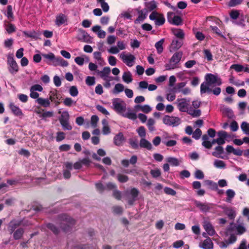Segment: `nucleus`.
I'll return each instance as SVG.
<instances>
[{"label": "nucleus", "instance_id": "1", "mask_svg": "<svg viewBox=\"0 0 249 249\" xmlns=\"http://www.w3.org/2000/svg\"><path fill=\"white\" fill-rule=\"evenodd\" d=\"M205 81L203 82L200 86V93H213L214 95L217 96L221 93L220 88L216 87L220 86L222 84V81L220 78L217 75L212 73H207L205 76Z\"/></svg>", "mask_w": 249, "mask_h": 249}, {"label": "nucleus", "instance_id": "2", "mask_svg": "<svg viewBox=\"0 0 249 249\" xmlns=\"http://www.w3.org/2000/svg\"><path fill=\"white\" fill-rule=\"evenodd\" d=\"M43 57L45 59L44 61L49 65L54 66H61L66 67L68 65V63L61 57H55L52 53H49L47 54H42Z\"/></svg>", "mask_w": 249, "mask_h": 249}, {"label": "nucleus", "instance_id": "3", "mask_svg": "<svg viewBox=\"0 0 249 249\" xmlns=\"http://www.w3.org/2000/svg\"><path fill=\"white\" fill-rule=\"evenodd\" d=\"M58 221L60 228L65 232L69 231L75 224V220L66 214L59 215Z\"/></svg>", "mask_w": 249, "mask_h": 249}, {"label": "nucleus", "instance_id": "4", "mask_svg": "<svg viewBox=\"0 0 249 249\" xmlns=\"http://www.w3.org/2000/svg\"><path fill=\"white\" fill-rule=\"evenodd\" d=\"M182 52L180 51L175 53L171 58L169 63L166 64V70H171L176 68L177 64L179 62L182 58Z\"/></svg>", "mask_w": 249, "mask_h": 249}, {"label": "nucleus", "instance_id": "5", "mask_svg": "<svg viewBox=\"0 0 249 249\" xmlns=\"http://www.w3.org/2000/svg\"><path fill=\"white\" fill-rule=\"evenodd\" d=\"M112 107L118 113H121L125 111L126 103L120 98H114L112 100Z\"/></svg>", "mask_w": 249, "mask_h": 249}, {"label": "nucleus", "instance_id": "6", "mask_svg": "<svg viewBox=\"0 0 249 249\" xmlns=\"http://www.w3.org/2000/svg\"><path fill=\"white\" fill-rule=\"evenodd\" d=\"M234 231H236L237 234L241 235L246 231V229L241 224L236 225L231 222L226 229V233L228 234V232L230 233Z\"/></svg>", "mask_w": 249, "mask_h": 249}, {"label": "nucleus", "instance_id": "7", "mask_svg": "<svg viewBox=\"0 0 249 249\" xmlns=\"http://www.w3.org/2000/svg\"><path fill=\"white\" fill-rule=\"evenodd\" d=\"M149 19L155 21V24L156 26H161L165 22V19L163 14H159L157 11H154L149 16Z\"/></svg>", "mask_w": 249, "mask_h": 249}, {"label": "nucleus", "instance_id": "8", "mask_svg": "<svg viewBox=\"0 0 249 249\" xmlns=\"http://www.w3.org/2000/svg\"><path fill=\"white\" fill-rule=\"evenodd\" d=\"M176 104L178 110L180 112L187 113L190 109V100L186 98L178 99Z\"/></svg>", "mask_w": 249, "mask_h": 249}, {"label": "nucleus", "instance_id": "9", "mask_svg": "<svg viewBox=\"0 0 249 249\" xmlns=\"http://www.w3.org/2000/svg\"><path fill=\"white\" fill-rule=\"evenodd\" d=\"M163 123L169 126H177L180 123V119L178 117L165 116L163 118Z\"/></svg>", "mask_w": 249, "mask_h": 249}, {"label": "nucleus", "instance_id": "10", "mask_svg": "<svg viewBox=\"0 0 249 249\" xmlns=\"http://www.w3.org/2000/svg\"><path fill=\"white\" fill-rule=\"evenodd\" d=\"M168 21L172 24L179 26L182 24V19L180 16L175 15L172 12L167 13V15Z\"/></svg>", "mask_w": 249, "mask_h": 249}, {"label": "nucleus", "instance_id": "11", "mask_svg": "<svg viewBox=\"0 0 249 249\" xmlns=\"http://www.w3.org/2000/svg\"><path fill=\"white\" fill-rule=\"evenodd\" d=\"M7 63L9 65V71L11 73L15 74L18 71V66L15 60L13 54L8 55Z\"/></svg>", "mask_w": 249, "mask_h": 249}, {"label": "nucleus", "instance_id": "12", "mask_svg": "<svg viewBox=\"0 0 249 249\" xmlns=\"http://www.w3.org/2000/svg\"><path fill=\"white\" fill-rule=\"evenodd\" d=\"M139 193V191L136 188H133L130 190L127 195V202L129 205H133Z\"/></svg>", "mask_w": 249, "mask_h": 249}, {"label": "nucleus", "instance_id": "13", "mask_svg": "<svg viewBox=\"0 0 249 249\" xmlns=\"http://www.w3.org/2000/svg\"><path fill=\"white\" fill-rule=\"evenodd\" d=\"M196 206L203 213L209 212L212 208L213 204L210 203H202L200 201L196 200L195 201Z\"/></svg>", "mask_w": 249, "mask_h": 249}, {"label": "nucleus", "instance_id": "14", "mask_svg": "<svg viewBox=\"0 0 249 249\" xmlns=\"http://www.w3.org/2000/svg\"><path fill=\"white\" fill-rule=\"evenodd\" d=\"M78 33V40L86 43L92 42V38L85 30L79 29Z\"/></svg>", "mask_w": 249, "mask_h": 249}, {"label": "nucleus", "instance_id": "15", "mask_svg": "<svg viewBox=\"0 0 249 249\" xmlns=\"http://www.w3.org/2000/svg\"><path fill=\"white\" fill-rule=\"evenodd\" d=\"M120 57L129 67H132L133 65L135 60V57L131 54H124V53H122L120 55Z\"/></svg>", "mask_w": 249, "mask_h": 249}, {"label": "nucleus", "instance_id": "16", "mask_svg": "<svg viewBox=\"0 0 249 249\" xmlns=\"http://www.w3.org/2000/svg\"><path fill=\"white\" fill-rule=\"evenodd\" d=\"M22 224V220H11L8 225V231L10 234H12L18 227Z\"/></svg>", "mask_w": 249, "mask_h": 249}, {"label": "nucleus", "instance_id": "17", "mask_svg": "<svg viewBox=\"0 0 249 249\" xmlns=\"http://www.w3.org/2000/svg\"><path fill=\"white\" fill-rule=\"evenodd\" d=\"M124 141L125 138L122 132H119L116 135L113 139V142L114 144L118 146L122 145Z\"/></svg>", "mask_w": 249, "mask_h": 249}, {"label": "nucleus", "instance_id": "18", "mask_svg": "<svg viewBox=\"0 0 249 249\" xmlns=\"http://www.w3.org/2000/svg\"><path fill=\"white\" fill-rule=\"evenodd\" d=\"M67 20V17L64 14L60 13L56 17L55 24L58 26H60L62 24L66 23Z\"/></svg>", "mask_w": 249, "mask_h": 249}, {"label": "nucleus", "instance_id": "19", "mask_svg": "<svg viewBox=\"0 0 249 249\" xmlns=\"http://www.w3.org/2000/svg\"><path fill=\"white\" fill-rule=\"evenodd\" d=\"M203 226L205 230L209 235L213 236L215 234V231L210 222H205Z\"/></svg>", "mask_w": 249, "mask_h": 249}, {"label": "nucleus", "instance_id": "20", "mask_svg": "<svg viewBox=\"0 0 249 249\" xmlns=\"http://www.w3.org/2000/svg\"><path fill=\"white\" fill-rule=\"evenodd\" d=\"M110 72V69L108 67H104L102 71H97L98 74L103 80L108 79V75Z\"/></svg>", "mask_w": 249, "mask_h": 249}, {"label": "nucleus", "instance_id": "21", "mask_svg": "<svg viewBox=\"0 0 249 249\" xmlns=\"http://www.w3.org/2000/svg\"><path fill=\"white\" fill-rule=\"evenodd\" d=\"M199 247L203 249H213V244L211 239L208 237L199 245Z\"/></svg>", "mask_w": 249, "mask_h": 249}, {"label": "nucleus", "instance_id": "22", "mask_svg": "<svg viewBox=\"0 0 249 249\" xmlns=\"http://www.w3.org/2000/svg\"><path fill=\"white\" fill-rule=\"evenodd\" d=\"M139 145L140 147L145 148L148 150H151L152 149L151 143L145 138L140 140Z\"/></svg>", "mask_w": 249, "mask_h": 249}, {"label": "nucleus", "instance_id": "23", "mask_svg": "<svg viewBox=\"0 0 249 249\" xmlns=\"http://www.w3.org/2000/svg\"><path fill=\"white\" fill-rule=\"evenodd\" d=\"M24 229L22 228L17 229L14 232H13V238L15 240H19L22 238L24 233Z\"/></svg>", "mask_w": 249, "mask_h": 249}, {"label": "nucleus", "instance_id": "24", "mask_svg": "<svg viewBox=\"0 0 249 249\" xmlns=\"http://www.w3.org/2000/svg\"><path fill=\"white\" fill-rule=\"evenodd\" d=\"M101 27L99 25H96L92 28V31L93 32H97V36L100 38H104L106 35L105 31L101 29Z\"/></svg>", "mask_w": 249, "mask_h": 249}, {"label": "nucleus", "instance_id": "25", "mask_svg": "<svg viewBox=\"0 0 249 249\" xmlns=\"http://www.w3.org/2000/svg\"><path fill=\"white\" fill-rule=\"evenodd\" d=\"M183 44L182 40H173L170 46V51H175L179 49Z\"/></svg>", "mask_w": 249, "mask_h": 249}, {"label": "nucleus", "instance_id": "26", "mask_svg": "<svg viewBox=\"0 0 249 249\" xmlns=\"http://www.w3.org/2000/svg\"><path fill=\"white\" fill-rule=\"evenodd\" d=\"M9 107L12 112L16 116H20L23 115V113L21 109H20L18 106L15 105L14 103H10L9 104Z\"/></svg>", "mask_w": 249, "mask_h": 249}, {"label": "nucleus", "instance_id": "27", "mask_svg": "<svg viewBox=\"0 0 249 249\" xmlns=\"http://www.w3.org/2000/svg\"><path fill=\"white\" fill-rule=\"evenodd\" d=\"M224 153V149L221 145H218L215 148V151L212 152V155L215 157L224 159L221 155Z\"/></svg>", "mask_w": 249, "mask_h": 249}, {"label": "nucleus", "instance_id": "28", "mask_svg": "<svg viewBox=\"0 0 249 249\" xmlns=\"http://www.w3.org/2000/svg\"><path fill=\"white\" fill-rule=\"evenodd\" d=\"M102 123L103 125L102 129V132L104 135H107L110 133V129L108 125L107 121L106 119H104L102 121Z\"/></svg>", "mask_w": 249, "mask_h": 249}, {"label": "nucleus", "instance_id": "29", "mask_svg": "<svg viewBox=\"0 0 249 249\" xmlns=\"http://www.w3.org/2000/svg\"><path fill=\"white\" fill-rule=\"evenodd\" d=\"M36 102L40 106L45 107H48L50 105V102L48 98H38L36 99Z\"/></svg>", "mask_w": 249, "mask_h": 249}, {"label": "nucleus", "instance_id": "30", "mask_svg": "<svg viewBox=\"0 0 249 249\" xmlns=\"http://www.w3.org/2000/svg\"><path fill=\"white\" fill-rule=\"evenodd\" d=\"M147 16V11L145 10V12L144 10H141L139 12V16L135 20V23H140V22H142L143 21L144 19L146 18Z\"/></svg>", "mask_w": 249, "mask_h": 249}, {"label": "nucleus", "instance_id": "31", "mask_svg": "<svg viewBox=\"0 0 249 249\" xmlns=\"http://www.w3.org/2000/svg\"><path fill=\"white\" fill-rule=\"evenodd\" d=\"M167 161L171 165L174 166H178L179 165L180 162H181V160H178L174 157H168L166 159Z\"/></svg>", "mask_w": 249, "mask_h": 249}, {"label": "nucleus", "instance_id": "32", "mask_svg": "<svg viewBox=\"0 0 249 249\" xmlns=\"http://www.w3.org/2000/svg\"><path fill=\"white\" fill-rule=\"evenodd\" d=\"M46 227L55 235L58 234L60 232L59 229L53 223L46 224Z\"/></svg>", "mask_w": 249, "mask_h": 249}, {"label": "nucleus", "instance_id": "33", "mask_svg": "<svg viewBox=\"0 0 249 249\" xmlns=\"http://www.w3.org/2000/svg\"><path fill=\"white\" fill-rule=\"evenodd\" d=\"M128 143L132 148L134 149H138L140 146L138 143V140L136 137L129 139L128 140Z\"/></svg>", "mask_w": 249, "mask_h": 249}, {"label": "nucleus", "instance_id": "34", "mask_svg": "<svg viewBox=\"0 0 249 249\" xmlns=\"http://www.w3.org/2000/svg\"><path fill=\"white\" fill-rule=\"evenodd\" d=\"M70 115L68 111H64L62 112L61 116L59 117V120L60 123L69 121Z\"/></svg>", "mask_w": 249, "mask_h": 249}, {"label": "nucleus", "instance_id": "35", "mask_svg": "<svg viewBox=\"0 0 249 249\" xmlns=\"http://www.w3.org/2000/svg\"><path fill=\"white\" fill-rule=\"evenodd\" d=\"M164 41V39L162 38L160 41L156 43L155 46L157 49V52L159 54H160L163 50V44Z\"/></svg>", "mask_w": 249, "mask_h": 249}, {"label": "nucleus", "instance_id": "36", "mask_svg": "<svg viewBox=\"0 0 249 249\" xmlns=\"http://www.w3.org/2000/svg\"><path fill=\"white\" fill-rule=\"evenodd\" d=\"M226 194L227 195L226 201L228 202H231L232 198L235 196V192L232 189H228Z\"/></svg>", "mask_w": 249, "mask_h": 249}, {"label": "nucleus", "instance_id": "37", "mask_svg": "<svg viewBox=\"0 0 249 249\" xmlns=\"http://www.w3.org/2000/svg\"><path fill=\"white\" fill-rule=\"evenodd\" d=\"M123 81L126 83H129L132 81V78L131 74L130 72H124L122 76Z\"/></svg>", "mask_w": 249, "mask_h": 249}, {"label": "nucleus", "instance_id": "38", "mask_svg": "<svg viewBox=\"0 0 249 249\" xmlns=\"http://www.w3.org/2000/svg\"><path fill=\"white\" fill-rule=\"evenodd\" d=\"M174 35L178 38L182 39L184 36V34L182 30L180 29H174L172 30Z\"/></svg>", "mask_w": 249, "mask_h": 249}, {"label": "nucleus", "instance_id": "39", "mask_svg": "<svg viewBox=\"0 0 249 249\" xmlns=\"http://www.w3.org/2000/svg\"><path fill=\"white\" fill-rule=\"evenodd\" d=\"M213 165L217 168L225 169L226 168V164L223 161L219 160H215L213 162Z\"/></svg>", "mask_w": 249, "mask_h": 249}, {"label": "nucleus", "instance_id": "40", "mask_svg": "<svg viewBox=\"0 0 249 249\" xmlns=\"http://www.w3.org/2000/svg\"><path fill=\"white\" fill-rule=\"evenodd\" d=\"M202 139L203 140L202 145L204 147L207 148V147H209L210 146V141H209V136L208 135H203L202 137Z\"/></svg>", "mask_w": 249, "mask_h": 249}, {"label": "nucleus", "instance_id": "41", "mask_svg": "<svg viewBox=\"0 0 249 249\" xmlns=\"http://www.w3.org/2000/svg\"><path fill=\"white\" fill-rule=\"evenodd\" d=\"M187 113L194 117H197L200 116L201 110L200 109H193L190 107Z\"/></svg>", "mask_w": 249, "mask_h": 249}, {"label": "nucleus", "instance_id": "42", "mask_svg": "<svg viewBox=\"0 0 249 249\" xmlns=\"http://www.w3.org/2000/svg\"><path fill=\"white\" fill-rule=\"evenodd\" d=\"M186 83H187L185 82L178 83L176 86L173 88V91L174 92H180L182 89V88H183L186 86Z\"/></svg>", "mask_w": 249, "mask_h": 249}, {"label": "nucleus", "instance_id": "43", "mask_svg": "<svg viewBox=\"0 0 249 249\" xmlns=\"http://www.w3.org/2000/svg\"><path fill=\"white\" fill-rule=\"evenodd\" d=\"M97 2L100 4L101 7L105 12L108 11L109 7L108 4L105 2V0H97Z\"/></svg>", "mask_w": 249, "mask_h": 249}, {"label": "nucleus", "instance_id": "44", "mask_svg": "<svg viewBox=\"0 0 249 249\" xmlns=\"http://www.w3.org/2000/svg\"><path fill=\"white\" fill-rule=\"evenodd\" d=\"M117 178L121 183L126 182L129 180V178L127 176L122 174H118Z\"/></svg>", "mask_w": 249, "mask_h": 249}, {"label": "nucleus", "instance_id": "45", "mask_svg": "<svg viewBox=\"0 0 249 249\" xmlns=\"http://www.w3.org/2000/svg\"><path fill=\"white\" fill-rule=\"evenodd\" d=\"M155 123V120L152 118H149L147 123V126L150 132H152L155 130V127L154 125Z\"/></svg>", "mask_w": 249, "mask_h": 249}, {"label": "nucleus", "instance_id": "46", "mask_svg": "<svg viewBox=\"0 0 249 249\" xmlns=\"http://www.w3.org/2000/svg\"><path fill=\"white\" fill-rule=\"evenodd\" d=\"M24 34L27 37H31L35 39L38 38L39 34L35 31L32 32H24Z\"/></svg>", "mask_w": 249, "mask_h": 249}, {"label": "nucleus", "instance_id": "47", "mask_svg": "<svg viewBox=\"0 0 249 249\" xmlns=\"http://www.w3.org/2000/svg\"><path fill=\"white\" fill-rule=\"evenodd\" d=\"M225 213L226 214L228 215V216L230 219H234L236 215V213L235 211L233 209H227L225 211Z\"/></svg>", "mask_w": 249, "mask_h": 249}, {"label": "nucleus", "instance_id": "48", "mask_svg": "<svg viewBox=\"0 0 249 249\" xmlns=\"http://www.w3.org/2000/svg\"><path fill=\"white\" fill-rule=\"evenodd\" d=\"M241 128L243 132L246 135H249V124L246 122H243L241 125Z\"/></svg>", "mask_w": 249, "mask_h": 249}, {"label": "nucleus", "instance_id": "49", "mask_svg": "<svg viewBox=\"0 0 249 249\" xmlns=\"http://www.w3.org/2000/svg\"><path fill=\"white\" fill-rule=\"evenodd\" d=\"M124 90V86L122 84L118 83L115 85L113 93H119L121 92H122Z\"/></svg>", "mask_w": 249, "mask_h": 249}, {"label": "nucleus", "instance_id": "50", "mask_svg": "<svg viewBox=\"0 0 249 249\" xmlns=\"http://www.w3.org/2000/svg\"><path fill=\"white\" fill-rule=\"evenodd\" d=\"M146 6L149 11H152L157 8V3L155 1L152 0L147 3Z\"/></svg>", "mask_w": 249, "mask_h": 249}, {"label": "nucleus", "instance_id": "51", "mask_svg": "<svg viewBox=\"0 0 249 249\" xmlns=\"http://www.w3.org/2000/svg\"><path fill=\"white\" fill-rule=\"evenodd\" d=\"M137 132L139 136L142 138H145L146 136L145 129L144 126H141L137 129Z\"/></svg>", "mask_w": 249, "mask_h": 249}, {"label": "nucleus", "instance_id": "52", "mask_svg": "<svg viewBox=\"0 0 249 249\" xmlns=\"http://www.w3.org/2000/svg\"><path fill=\"white\" fill-rule=\"evenodd\" d=\"M122 115L126 118H127L129 119L135 120L137 119L136 114L133 112H128L125 114H123Z\"/></svg>", "mask_w": 249, "mask_h": 249}, {"label": "nucleus", "instance_id": "53", "mask_svg": "<svg viewBox=\"0 0 249 249\" xmlns=\"http://www.w3.org/2000/svg\"><path fill=\"white\" fill-rule=\"evenodd\" d=\"M86 83L89 86H91L95 84V78L93 76H88L86 79Z\"/></svg>", "mask_w": 249, "mask_h": 249}, {"label": "nucleus", "instance_id": "54", "mask_svg": "<svg viewBox=\"0 0 249 249\" xmlns=\"http://www.w3.org/2000/svg\"><path fill=\"white\" fill-rule=\"evenodd\" d=\"M64 105L67 107H71L72 105H75L76 102L72 100L71 98L67 97L66 98L63 102Z\"/></svg>", "mask_w": 249, "mask_h": 249}, {"label": "nucleus", "instance_id": "55", "mask_svg": "<svg viewBox=\"0 0 249 249\" xmlns=\"http://www.w3.org/2000/svg\"><path fill=\"white\" fill-rule=\"evenodd\" d=\"M69 93L72 97L77 96L78 94V91L76 86H73L70 87Z\"/></svg>", "mask_w": 249, "mask_h": 249}, {"label": "nucleus", "instance_id": "56", "mask_svg": "<svg viewBox=\"0 0 249 249\" xmlns=\"http://www.w3.org/2000/svg\"><path fill=\"white\" fill-rule=\"evenodd\" d=\"M224 112L230 119H232L234 118L233 112L231 109L230 108H225L224 109Z\"/></svg>", "mask_w": 249, "mask_h": 249}, {"label": "nucleus", "instance_id": "57", "mask_svg": "<svg viewBox=\"0 0 249 249\" xmlns=\"http://www.w3.org/2000/svg\"><path fill=\"white\" fill-rule=\"evenodd\" d=\"M96 108L99 111H100L103 114L106 115H109V112L102 106L100 105H96Z\"/></svg>", "mask_w": 249, "mask_h": 249}, {"label": "nucleus", "instance_id": "58", "mask_svg": "<svg viewBox=\"0 0 249 249\" xmlns=\"http://www.w3.org/2000/svg\"><path fill=\"white\" fill-rule=\"evenodd\" d=\"M193 136L192 137L194 138L196 140H198L201 135H202V131L199 128H197L196 129V130L193 133Z\"/></svg>", "mask_w": 249, "mask_h": 249}, {"label": "nucleus", "instance_id": "59", "mask_svg": "<svg viewBox=\"0 0 249 249\" xmlns=\"http://www.w3.org/2000/svg\"><path fill=\"white\" fill-rule=\"evenodd\" d=\"M99 117L96 115H92L91 117V124L93 127H96L97 125V123L99 121Z\"/></svg>", "mask_w": 249, "mask_h": 249}, {"label": "nucleus", "instance_id": "60", "mask_svg": "<svg viewBox=\"0 0 249 249\" xmlns=\"http://www.w3.org/2000/svg\"><path fill=\"white\" fill-rule=\"evenodd\" d=\"M150 174L153 178H156L160 176L161 172L159 169H152L150 171Z\"/></svg>", "mask_w": 249, "mask_h": 249}, {"label": "nucleus", "instance_id": "61", "mask_svg": "<svg viewBox=\"0 0 249 249\" xmlns=\"http://www.w3.org/2000/svg\"><path fill=\"white\" fill-rule=\"evenodd\" d=\"M231 68L234 69L237 72H240L244 71V67L239 64H233L231 67Z\"/></svg>", "mask_w": 249, "mask_h": 249}, {"label": "nucleus", "instance_id": "62", "mask_svg": "<svg viewBox=\"0 0 249 249\" xmlns=\"http://www.w3.org/2000/svg\"><path fill=\"white\" fill-rule=\"evenodd\" d=\"M195 177L196 179H202L204 178L203 172L200 170H196L195 172Z\"/></svg>", "mask_w": 249, "mask_h": 249}, {"label": "nucleus", "instance_id": "63", "mask_svg": "<svg viewBox=\"0 0 249 249\" xmlns=\"http://www.w3.org/2000/svg\"><path fill=\"white\" fill-rule=\"evenodd\" d=\"M242 1L243 0H230L228 3V6L230 7H234L240 4Z\"/></svg>", "mask_w": 249, "mask_h": 249}, {"label": "nucleus", "instance_id": "64", "mask_svg": "<svg viewBox=\"0 0 249 249\" xmlns=\"http://www.w3.org/2000/svg\"><path fill=\"white\" fill-rule=\"evenodd\" d=\"M65 134L63 132H58L56 133V141L60 142L65 139Z\"/></svg>", "mask_w": 249, "mask_h": 249}]
</instances>
